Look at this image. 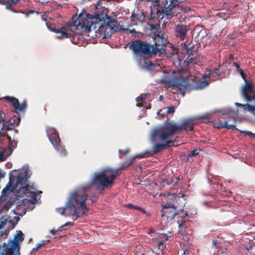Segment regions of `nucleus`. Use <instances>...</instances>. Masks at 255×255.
Here are the masks:
<instances>
[{
    "mask_svg": "<svg viewBox=\"0 0 255 255\" xmlns=\"http://www.w3.org/2000/svg\"><path fill=\"white\" fill-rule=\"evenodd\" d=\"M163 99V97L162 96H159V100L161 101Z\"/></svg>",
    "mask_w": 255,
    "mask_h": 255,
    "instance_id": "nucleus-53",
    "label": "nucleus"
},
{
    "mask_svg": "<svg viewBox=\"0 0 255 255\" xmlns=\"http://www.w3.org/2000/svg\"><path fill=\"white\" fill-rule=\"evenodd\" d=\"M189 29L187 25L183 24H179L176 25L175 28L176 36L178 37L181 41H182L184 44V47L186 49L187 52L191 53L192 49L193 48V45L188 44L186 42L187 39V33Z\"/></svg>",
    "mask_w": 255,
    "mask_h": 255,
    "instance_id": "nucleus-16",
    "label": "nucleus"
},
{
    "mask_svg": "<svg viewBox=\"0 0 255 255\" xmlns=\"http://www.w3.org/2000/svg\"><path fill=\"white\" fill-rule=\"evenodd\" d=\"M117 24L116 20L107 14L104 16L103 14L80 13L78 16L76 15L73 17L70 28L89 32L92 30H95L98 26L96 33L100 37L106 38L110 35V33Z\"/></svg>",
    "mask_w": 255,
    "mask_h": 255,
    "instance_id": "nucleus-2",
    "label": "nucleus"
},
{
    "mask_svg": "<svg viewBox=\"0 0 255 255\" xmlns=\"http://www.w3.org/2000/svg\"><path fill=\"white\" fill-rule=\"evenodd\" d=\"M245 133L249 136L255 138V133H252V132L249 131L245 132Z\"/></svg>",
    "mask_w": 255,
    "mask_h": 255,
    "instance_id": "nucleus-41",
    "label": "nucleus"
},
{
    "mask_svg": "<svg viewBox=\"0 0 255 255\" xmlns=\"http://www.w3.org/2000/svg\"><path fill=\"white\" fill-rule=\"evenodd\" d=\"M151 155H152V154L150 153V152L147 151V152H145L144 153L136 154L135 155L131 157V158H134V160H135L136 158L140 159V158H142L143 157H149Z\"/></svg>",
    "mask_w": 255,
    "mask_h": 255,
    "instance_id": "nucleus-28",
    "label": "nucleus"
},
{
    "mask_svg": "<svg viewBox=\"0 0 255 255\" xmlns=\"http://www.w3.org/2000/svg\"><path fill=\"white\" fill-rule=\"evenodd\" d=\"M194 129L193 121L187 119L182 121L179 125L172 121L166 122L159 130L162 140H165L167 137H170L180 131H192Z\"/></svg>",
    "mask_w": 255,
    "mask_h": 255,
    "instance_id": "nucleus-7",
    "label": "nucleus"
},
{
    "mask_svg": "<svg viewBox=\"0 0 255 255\" xmlns=\"http://www.w3.org/2000/svg\"><path fill=\"white\" fill-rule=\"evenodd\" d=\"M189 254V250L187 249H185L184 251L183 254L182 255H188Z\"/></svg>",
    "mask_w": 255,
    "mask_h": 255,
    "instance_id": "nucleus-46",
    "label": "nucleus"
},
{
    "mask_svg": "<svg viewBox=\"0 0 255 255\" xmlns=\"http://www.w3.org/2000/svg\"><path fill=\"white\" fill-rule=\"evenodd\" d=\"M46 132L49 140L53 145L55 149L59 151L61 155L66 156L67 154V151L64 148H63L57 130L54 128L47 127Z\"/></svg>",
    "mask_w": 255,
    "mask_h": 255,
    "instance_id": "nucleus-12",
    "label": "nucleus"
},
{
    "mask_svg": "<svg viewBox=\"0 0 255 255\" xmlns=\"http://www.w3.org/2000/svg\"><path fill=\"white\" fill-rule=\"evenodd\" d=\"M229 59L231 61H233L234 59V56L232 55V54H230L229 55Z\"/></svg>",
    "mask_w": 255,
    "mask_h": 255,
    "instance_id": "nucleus-47",
    "label": "nucleus"
},
{
    "mask_svg": "<svg viewBox=\"0 0 255 255\" xmlns=\"http://www.w3.org/2000/svg\"><path fill=\"white\" fill-rule=\"evenodd\" d=\"M209 85V82L207 80L200 79L196 83L195 87L196 89H202L206 87Z\"/></svg>",
    "mask_w": 255,
    "mask_h": 255,
    "instance_id": "nucleus-27",
    "label": "nucleus"
},
{
    "mask_svg": "<svg viewBox=\"0 0 255 255\" xmlns=\"http://www.w3.org/2000/svg\"><path fill=\"white\" fill-rule=\"evenodd\" d=\"M8 140V145L7 148L9 150V154H11L14 149L16 147L17 144V141L12 139L11 137L7 133H6L5 136Z\"/></svg>",
    "mask_w": 255,
    "mask_h": 255,
    "instance_id": "nucleus-25",
    "label": "nucleus"
},
{
    "mask_svg": "<svg viewBox=\"0 0 255 255\" xmlns=\"http://www.w3.org/2000/svg\"><path fill=\"white\" fill-rule=\"evenodd\" d=\"M46 25L47 26L48 28V29H50V27H49V25H48V23H47V22H46Z\"/></svg>",
    "mask_w": 255,
    "mask_h": 255,
    "instance_id": "nucleus-55",
    "label": "nucleus"
},
{
    "mask_svg": "<svg viewBox=\"0 0 255 255\" xmlns=\"http://www.w3.org/2000/svg\"><path fill=\"white\" fill-rule=\"evenodd\" d=\"M125 207L129 208V207H137L136 206H134L132 205H131V204H128V205H127L126 206H125Z\"/></svg>",
    "mask_w": 255,
    "mask_h": 255,
    "instance_id": "nucleus-48",
    "label": "nucleus"
},
{
    "mask_svg": "<svg viewBox=\"0 0 255 255\" xmlns=\"http://www.w3.org/2000/svg\"><path fill=\"white\" fill-rule=\"evenodd\" d=\"M89 211L88 208H56V211L60 215L76 220Z\"/></svg>",
    "mask_w": 255,
    "mask_h": 255,
    "instance_id": "nucleus-15",
    "label": "nucleus"
},
{
    "mask_svg": "<svg viewBox=\"0 0 255 255\" xmlns=\"http://www.w3.org/2000/svg\"><path fill=\"white\" fill-rule=\"evenodd\" d=\"M177 214L176 208H162L161 225L164 227L166 224L167 221L173 219Z\"/></svg>",
    "mask_w": 255,
    "mask_h": 255,
    "instance_id": "nucleus-18",
    "label": "nucleus"
},
{
    "mask_svg": "<svg viewBox=\"0 0 255 255\" xmlns=\"http://www.w3.org/2000/svg\"><path fill=\"white\" fill-rule=\"evenodd\" d=\"M144 255V254H142V255Z\"/></svg>",
    "mask_w": 255,
    "mask_h": 255,
    "instance_id": "nucleus-56",
    "label": "nucleus"
},
{
    "mask_svg": "<svg viewBox=\"0 0 255 255\" xmlns=\"http://www.w3.org/2000/svg\"><path fill=\"white\" fill-rule=\"evenodd\" d=\"M49 242V240H43V241H42L41 242H40L39 243H38V244H37L36 245V246L35 248H34L32 249V251L31 253H32L33 251H36L37 250H38L39 248H41L43 245L48 244Z\"/></svg>",
    "mask_w": 255,
    "mask_h": 255,
    "instance_id": "nucleus-31",
    "label": "nucleus"
},
{
    "mask_svg": "<svg viewBox=\"0 0 255 255\" xmlns=\"http://www.w3.org/2000/svg\"><path fill=\"white\" fill-rule=\"evenodd\" d=\"M208 202L205 201L203 202V205L204 206H208Z\"/></svg>",
    "mask_w": 255,
    "mask_h": 255,
    "instance_id": "nucleus-52",
    "label": "nucleus"
},
{
    "mask_svg": "<svg viewBox=\"0 0 255 255\" xmlns=\"http://www.w3.org/2000/svg\"><path fill=\"white\" fill-rule=\"evenodd\" d=\"M129 149H127L126 150H123L122 149L119 150V152L120 154H123L124 155H126V154H128L129 153Z\"/></svg>",
    "mask_w": 255,
    "mask_h": 255,
    "instance_id": "nucleus-38",
    "label": "nucleus"
},
{
    "mask_svg": "<svg viewBox=\"0 0 255 255\" xmlns=\"http://www.w3.org/2000/svg\"><path fill=\"white\" fill-rule=\"evenodd\" d=\"M42 20H43V21H46V18H44V17H43V16H42Z\"/></svg>",
    "mask_w": 255,
    "mask_h": 255,
    "instance_id": "nucleus-54",
    "label": "nucleus"
},
{
    "mask_svg": "<svg viewBox=\"0 0 255 255\" xmlns=\"http://www.w3.org/2000/svg\"><path fill=\"white\" fill-rule=\"evenodd\" d=\"M128 45L142 68L147 69L152 66L148 57L153 54L152 44L141 40H135L129 42Z\"/></svg>",
    "mask_w": 255,
    "mask_h": 255,
    "instance_id": "nucleus-5",
    "label": "nucleus"
},
{
    "mask_svg": "<svg viewBox=\"0 0 255 255\" xmlns=\"http://www.w3.org/2000/svg\"><path fill=\"white\" fill-rule=\"evenodd\" d=\"M130 18H131V20H134L135 19H136V14H135L133 13L131 15Z\"/></svg>",
    "mask_w": 255,
    "mask_h": 255,
    "instance_id": "nucleus-44",
    "label": "nucleus"
},
{
    "mask_svg": "<svg viewBox=\"0 0 255 255\" xmlns=\"http://www.w3.org/2000/svg\"><path fill=\"white\" fill-rule=\"evenodd\" d=\"M20 0H0V4L5 5L6 9L18 13L19 11L14 9L13 7Z\"/></svg>",
    "mask_w": 255,
    "mask_h": 255,
    "instance_id": "nucleus-21",
    "label": "nucleus"
},
{
    "mask_svg": "<svg viewBox=\"0 0 255 255\" xmlns=\"http://www.w3.org/2000/svg\"><path fill=\"white\" fill-rule=\"evenodd\" d=\"M238 72L240 73V75L242 76V77L243 78H245V74H244V72H243V71L242 70V69H241L240 70H239Z\"/></svg>",
    "mask_w": 255,
    "mask_h": 255,
    "instance_id": "nucleus-45",
    "label": "nucleus"
},
{
    "mask_svg": "<svg viewBox=\"0 0 255 255\" xmlns=\"http://www.w3.org/2000/svg\"><path fill=\"white\" fill-rule=\"evenodd\" d=\"M151 237H152L151 239V241L161 251H163L165 248L168 238L170 237L163 233H155L151 235Z\"/></svg>",
    "mask_w": 255,
    "mask_h": 255,
    "instance_id": "nucleus-17",
    "label": "nucleus"
},
{
    "mask_svg": "<svg viewBox=\"0 0 255 255\" xmlns=\"http://www.w3.org/2000/svg\"><path fill=\"white\" fill-rule=\"evenodd\" d=\"M179 233L181 234H183L184 233V230H185V227H184V225L180 224V225H179Z\"/></svg>",
    "mask_w": 255,
    "mask_h": 255,
    "instance_id": "nucleus-37",
    "label": "nucleus"
},
{
    "mask_svg": "<svg viewBox=\"0 0 255 255\" xmlns=\"http://www.w3.org/2000/svg\"><path fill=\"white\" fill-rule=\"evenodd\" d=\"M136 209H138L141 213L145 214L146 215H148V214L146 213V212L144 210V208H136Z\"/></svg>",
    "mask_w": 255,
    "mask_h": 255,
    "instance_id": "nucleus-43",
    "label": "nucleus"
},
{
    "mask_svg": "<svg viewBox=\"0 0 255 255\" xmlns=\"http://www.w3.org/2000/svg\"><path fill=\"white\" fill-rule=\"evenodd\" d=\"M136 106H137V107H142V104H140V103H137V104H136Z\"/></svg>",
    "mask_w": 255,
    "mask_h": 255,
    "instance_id": "nucleus-51",
    "label": "nucleus"
},
{
    "mask_svg": "<svg viewBox=\"0 0 255 255\" xmlns=\"http://www.w3.org/2000/svg\"><path fill=\"white\" fill-rule=\"evenodd\" d=\"M29 13H38V12L35 10H31L28 12Z\"/></svg>",
    "mask_w": 255,
    "mask_h": 255,
    "instance_id": "nucleus-49",
    "label": "nucleus"
},
{
    "mask_svg": "<svg viewBox=\"0 0 255 255\" xmlns=\"http://www.w3.org/2000/svg\"><path fill=\"white\" fill-rule=\"evenodd\" d=\"M179 0H156L150 6L149 19H157L158 21L164 18L170 19L180 12L181 8Z\"/></svg>",
    "mask_w": 255,
    "mask_h": 255,
    "instance_id": "nucleus-4",
    "label": "nucleus"
},
{
    "mask_svg": "<svg viewBox=\"0 0 255 255\" xmlns=\"http://www.w3.org/2000/svg\"><path fill=\"white\" fill-rule=\"evenodd\" d=\"M5 131H6V128L5 126H3L2 125L1 126H0V137H5L6 133L4 132Z\"/></svg>",
    "mask_w": 255,
    "mask_h": 255,
    "instance_id": "nucleus-32",
    "label": "nucleus"
},
{
    "mask_svg": "<svg viewBox=\"0 0 255 255\" xmlns=\"http://www.w3.org/2000/svg\"><path fill=\"white\" fill-rule=\"evenodd\" d=\"M154 46L152 45L154 55L164 54L167 44L168 43L167 37L161 31H157L154 34Z\"/></svg>",
    "mask_w": 255,
    "mask_h": 255,
    "instance_id": "nucleus-13",
    "label": "nucleus"
},
{
    "mask_svg": "<svg viewBox=\"0 0 255 255\" xmlns=\"http://www.w3.org/2000/svg\"><path fill=\"white\" fill-rule=\"evenodd\" d=\"M0 100H4L8 104H11L14 109L12 111L17 114L19 115L20 113L24 114L27 108V104L24 101L21 104L17 99L13 97L5 96L0 98ZM21 121V118L19 115L13 116L10 119L6 117V114L0 111V123L2 124L3 126L6 128V132L8 131H12L13 135L14 136L18 133V130L15 129L17 127Z\"/></svg>",
    "mask_w": 255,
    "mask_h": 255,
    "instance_id": "nucleus-3",
    "label": "nucleus"
},
{
    "mask_svg": "<svg viewBox=\"0 0 255 255\" xmlns=\"http://www.w3.org/2000/svg\"><path fill=\"white\" fill-rule=\"evenodd\" d=\"M150 15L149 16L146 15L143 12H141L136 14V20L140 22L146 21V20H151L154 19H149Z\"/></svg>",
    "mask_w": 255,
    "mask_h": 255,
    "instance_id": "nucleus-26",
    "label": "nucleus"
},
{
    "mask_svg": "<svg viewBox=\"0 0 255 255\" xmlns=\"http://www.w3.org/2000/svg\"><path fill=\"white\" fill-rule=\"evenodd\" d=\"M149 234H154V230L152 229H150L149 231Z\"/></svg>",
    "mask_w": 255,
    "mask_h": 255,
    "instance_id": "nucleus-50",
    "label": "nucleus"
},
{
    "mask_svg": "<svg viewBox=\"0 0 255 255\" xmlns=\"http://www.w3.org/2000/svg\"><path fill=\"white\" fill-rule=\"evenodd\" d=\"M51 30L56 33L59 34V35L57 36V38L59 39L70 38L72 43H77V41L75 40V38L77 37V35L73 36L72 33L71 32H69L68 29L66 27H62L60 29L54 28L52 29Z\"/></svg>",
    "mask_w": 255,
    "mask_h": 255,
    "instance_id": "nucleus-20",
    "label": "nucleus"
},
{
    "mask_svg": "<svg viewBox=\"0 0 255 255\" xmlns=\"http://www.w3.org/2000/svg\"><path fill=\"white\" fill-rule=\"evenodd\" d=\"M185 196L184 194H182L181 196H175L174 195L169 194L168 199L171 200L174 199L176 204L167 203L166 205H163L162 207H184L186 203Z\"/></svg>",
    "mask_w": 255,
    "mask_h": 255,
    "instance_id": "nucleus-19",
    "label": "nucleus"
},
{
    "mask_svg": "<svg viewBox=\"0 0 255 255\" xmlns=\"http://www.w3.org/2000/svg\"><path fill=\"white\" fill-rule=\"evenodd\" d=\"M161 128V127L158 128L154 129L151 133L150 138L151 140L153 142H155L157 140H159L161 142H163V143H156L153 146L152 151L153 154L157 153L160 152L162 150L167 148L169 147L174 146L175 142L176 139H168L170 137H167L165 140H162L160 136V133L159 130Z\"/></svg>",
    "mask_w": 255,
    "mask_h": 255,
    "instance_id": "nucleus-10",
    "label": "nucleus"
},
{
    "mask_svg": "<svg viewBox=\"0 0 255 255\" xmlns=\"http://www.w3.org/2000/svg\"><path fill=\"white\" fill-rule=\"evenodd\" d=\"M88 186H84L71 192L65 207H87L85 204L88 195L85 192Z\"/></svg>",
    "mask_w": 255,
    "mask_h": 255,
    "instance_id": "nucleus-8",
    "label": "nucleus"
},
{
    "mask_svg": "<svg viewBox=\"0 0 255 255\" xmlns=\"http://www.w3.org/2000/svg\"><path fill=\"white\" fill-rule=\"evenodd\" d=\"M207 72H208V73H204L202 77L203 80H206V79L207 78H209L210 75L212 73V72L211 70H208Z\"/></svg>",
    "mask_w": 255,
    "mask_h": 255,
    "instance_id": "nucleus-33",
    "label": "nucleus"
},
{
    "mask_svg": "<svg viewBox=\"0 0 255 255\" xmlns=\"http://www.w3.org/2000/svg\"><path fill=\"white\" fill-rule=\"evenodd\" d=\"M220 67H221V66L219 65L217 67H216L215 69H214L213 71H212V73H215L218 76H220L221 75V73H220Z\"/></svg>",
    "mask_w": 255,
    "mask_h": 255,
    "instance_id": "nucleus-35",
    "label": "nucleus"
},
{
    "mask_svg": "<svg viewBox=\"0 0 255 255\" xmlns=\"http://www.w3.org/2000/svg\"><path fill=\"white\" fill-rule=\"evenodd\" d=\"M199 153V150L198 149H194L190 152L188 154V157L190 156H195Z\"/></svg>",
    "mask_w": 255,
    "mask_h": 255,
    "instance_id": "nucleus-36",
    "label": "nucleus"
},
{
    "mask_svg": "<svg viewBox=\"0 0 255 255\" xmlns=\"http://www.w3.org/2000/svg\"><path fill=\"white\" fill-rule=\"evenodd\" d=\"M190 84L188 81L185 79L179 80L174 84V86L176 87L180 91H185V90L188 89L189 87Z\"/></svg>",
    "mask_w": 255,
    "mask_h": 255,
    "instance_id": "nucleus-24",
    "label": "nucleus"
},
{
    "mask_svg": "<svg viewBox=\"0 0 255 255\" xmlns=\"http://www.w3.org/2000/svg\"><path fill=\"white\" fill-rule=\"evenodd\" d=\"M7 151V149H4L0 151V162H2L4 161L6 157L10 154L6 153Z\"/></svg>",
    "mask_w": 255,
    "mask_h": 255,
    "instance_id": "nucleus-30",
    "label": "nucleus"
},
{
    "mask_svg": "<svg viewBox=\"0 0 255 255\" xmlns=\"http://www.w3.org/2000/svg\"><path fill=\"white\" fill-rule=\"evenodd\" d=\"M233 65L236 67V69L238 72L241 69V68H240V66L238 64H237L235 62H233Z\"/></svg>",
    "mask_w": 255,
    "mask_h": 255,
    "instance_id": "nucleus-42",
    "label": "nucleus"
},
{
    "mask_svg": "<svg viewBox=\"0 0 255 255\" xmlns=\"http://www.w3.org/2000/svg\"><path fill=\"white\" fill-rule=\"evenodd\" d=\"M22 232L19 231L14 236L13 240L10 241V248L7 250V246L5 245L0 253L1 255H20V245L24 240Z\"/></svg>",
    "mask_w": 255,
    "mask_h": 255,
    "instance_id": "nucleus-11",
    "label": "nucleus"
},
{
    "mask_svg": "<svg viewBox=\"0 0 255 255\" xmlns=\"http://www.w3.org/2000/svg\"><path fill=\"white\" fill-rule=\"evenodd\" d=\"M245 133L249 136L255 138V133H252V132L249 131L245 132Z\"/></svg>",
    "mask_w": 255,
    "mask_h": 255,
    "instance_id": "nucleus-40",
    "label": "nucleus"
},
{
    "mask_svg": "<svg viewBox=\"0 0 255 255\" xmlns=\"http://www.w3.org/2000/svg\"><path fill=\"white\" fill-rule=\"evenodd\" d=\"M27 174V172L18 173L17 170H13L9 172L8 182L3 189L0 196V205L8 197L11 193L16 189L18 185L22 186L20 187L18 192L23 194L29 193V195H26V197L25 196L22 195L11 197L2 207H10L13 205H15L16 207H29V203L33 205L40 200L39 194L42 193L41 191L38 193L29 190V188L34 189V187L30 186L28 183V178L29 176Z\"/></svg>",
    "mask_w": 255,
    "mask_h": 255,
    "instance_id": "nucleus-1",
    "label": "nucleus"
},
{
    "mask_svg": "<svg viewBox=\"0 0 255 255\" xmlns=\"http://www.w3.org/2000/svg\"><path fill=\"white\" fill-rule=\"evenodd\" d=\"M192 58L190 59H185L183 61L181 59H177V62L178 63V70L180 73H185L189 70V64L190 62H192V61H190V60H192Z\"/></svg>",
    "mask_w": 255,
    "mask_h": 255,
    "instance_id": "nucleus-22",
    "label": "nucleus"
},
{
    "mask_svg": "<svg viewBox=\"0 0 255 255\" xmlns=\"http://www.w3.org/2000/svg\"><path fill=\"white\" fill-rule=\"evenodd\" d=\"M73 225V223L71 222H68L67 223H66L65 224H64L63 225L61 226V227H60L57 230H51L50 231V233L53 235H55L56 234V233L58 232V231H61L62 230H63V228L64 227H65V226H71Z\"/></svg>",
    "mask_w": 255,
    "mask_h": 255,
    "instance_id": "nucleus-29",
    "label": "nucleus"
},
{
    "mask_svg": "<svg viewBox=\"0 0 255 255\" xmlns=\"http://www.w3.org/2000/svg\"><path fill=\"white\" fill-rule=\"evenodd\" d=\"M236 124V118L225 113L222 114L218 119L215 120V127L218 129L226 128L228 129H234L235 128Z\"/></svg>",
    "mask_w": 255,
    "mask_h": 255,
    "instance_id": "nucleus-14",
    "label": "nucleus"
},
{
    "mask_svg": "<svg viewBox=\"0 0 255 255\" xmlns=\"http://www.w3.org/2000/svg\"><path fill=\"white\" fill-rule=\"evenodd\" d=\"M175 108L174 106H170L167 108V113L168 114H172L175 112Z\"/></svg>",
    "mask_w": 255,
    "mask_h": 255,
    "instance_id": "nucleus-34",
    "label": "nucleus"
},
{
    "mask_svg": "<svg viewBox=\"0 0 255 255\" xmlns=\"http://www.w3.org/2000/svg\"><path fill=\"white\" fill-rule=\"evenodd\" d=\"M134 162V158H129L121 163L120 167L116 169L107 168L101 172L96 173L93 182L97 183L104 187H111L114 183L117 176L121 173L122 170L131 165Z\"/></svg>",
    "mask_w": 255,
    "mask_h": 255,
    "instance_id": "nucleus-6",
    "label": "nucleus"
},
{
    "mask_svg": "<svg viewBox=\"0 0 255 255\" xmlns=\"http://www.w3.org/2000/svg\"><path fill=\"white\" fill-rule=\"evenodd\" d=\"M242 95L244 99L247 102H252L255 100L254 84L251 82L245 81V85L242 87ZM235 105L238 107L243 108L245 111H248L255 116V106L249 104H242L236 103Z\"/></svg>",
    "mask_w": 255,
    "mask_h": 255,
    "instance_id": "nucleus-9",
    "label": "nucleus"
},
{
    "mask_svg": "<svg viewBox=\"0 0 255 255\" xmlns=\"http://www.w3.org/2000/svg\"><path fill=\"white\" fill-rule=\"evenodd\" d=\"M145 100V98L143 96H140L136 98V101L139 102L140 101H142Z\"/></svg>",
    "mask_w": 255,
    "mask_h": 255,
    "instance_id": "nucleus-39",
    "label": "nucleus"
},
{
    "mask_svg": "<svg viewBox=\"0 0 255 255\" xmlns=\"http://www.w3.org/2000/svg\"><path fill=\"white\" fill-rule=\"evenodd\" d=\"M14 221H12L11 220L9 219V217L8 218H4L3 217L1 218L0 220V229H2L7 223H10L13 228L19 220V217L17 216H15L14 217Z\"/></svg>",
    "mask_w": 255,
    "mask_h": 255,
    "instance_id": "nucleus-23",
    "label": "nucleus"
}]
</instances>
